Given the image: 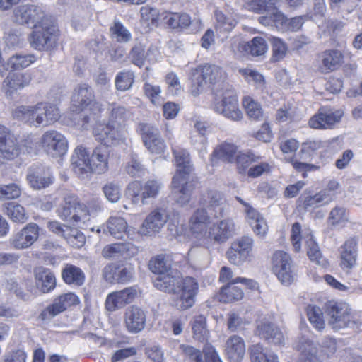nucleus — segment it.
<instances>
[{"mask_svg": "<svg viewBox=\"0 0 362 362\" xmlns=\"http://www.w3.org/2000/svg\"><path fill=\"white\" fill-rule=\"evenodd\" d=\"M213 108L216 112L233 121L238 122L243 118L238 96L234 90H225L222 94V99L220 101L216 100Z\"/></svg>", "mask_w": 362, "mask_h": 362, "instance_id": "6", "label": "nucleus"}, {"mask_svg": "<svg viewBox=\"0 0 362 362\" xmlns=\"http://www.w3.org/2000/svg\"><path fill=\"white\" fill-rule=\"evenodd\" d=\"M236 152V146L230 143H224L214 149L213 156L223 162L232 163Z\"/></svg>", "mask_w": 362, "mask_h": 362, "instance_id": "43", "label": "nucleus"}, {"mask_svg": "<svg viewBox=\"0 0 362 362\" xmlns=\"http://www.w3.org/2000/svg\"><path fill=\"white\" fill-rule=\"evenodd\" d=\"M328 325L334 330L351 327L355 322L351 315V309L344 303L329 301L326 304Z\"/></svg>", "mask_w": 362, "mask_h": 362, "instance_id": "5", "label": "nucleus"}, {"mask_svg": "<svg viewBox=\"0 0 362 362\" xmlns=\"http://www.w3.org/2000/svg\"><path fill=\"white\" fill-rule=\"evenodd\" d=\"M341 117L342 112L339 110L333 112L327 107H322L317 114L310 119L309 125L314 129L330 128L339 122Z\"/></svg>", "mask_w": 362, "mask_h": 362, "instance_id": "21", "label": "nucleus"}, {"mask_svg": "<svg viewBox=\"0 0 362 362\" xmlns=\"http://www.w3.org/2000/svg\"><path fill=\"white\" fill-rule=\"evenodd\" d=\"M240 73L249 83L255 86L256 90H260L262 93L264 91L266 82L262 74L250 69H240Z\"/></svg>", "mask_w": 362, "mask_h": 362, "instance_id": "47", "label": "nucleus"}, {"mask_svg": "<svg viewBox=\"0 0 362 362\" xmlns=\"http://www.w3.org/2000/svg\"><path fill=\"white\" fill-rule=\"evenodd\" d=\"M64 239L66 240L69 244L76 248L81 247L86 243V237L83 233L77 228L71 227Z\"/></svg>", "mask_w": 362, "mask_h": 362, "instance_id": "59", "label": "nucleus"}, {"mask_svg": "<svg viewBox=\"0 0 362 362\" xmlns=\"http://www.w3.org/2000/svg\"><path fill=\"white\" fill-rule=\"evenodd\" d=\"M58 30L49 18L43 23L35 24L28 37L30 47L38 51H48L57 45Z\"/></svg>", "mask_w": 362, "mask_h": 362, "instance_id": "3", "label": "nucleus"}, {"mask_svg": "<svg viewBox=\"0 0 362 362\" xmlns=\"http://www.w3.org/2000/svg\"><path fill=\"white\" fill-rule=\"evenodd\" d=\"M307 315L310 322L317 330L320 331L325 327L323 313L320 308L309 305L306 308Z\"/></svg>", "mask_w": 362, "mask_h": 362, "instance_id": "52", "label": "nucleus"}, {"mask_svg": "<svg viewBox=\"0 0 362 362\" xmlns=\"http://www.w3.org/2000/svg\"><path fill=\"white\" fill-rule=\"evenodd\" d=\"M279 0H244L246 8L257 13H264L274 10Z\"/></svg>", "mask_w": 362, "mask_h": 362, "instance_id": "41", "label": "nucleus"}, {"mask_svg": "<svg viewBox=\"0 0 362 362\" xmlns=\"http://www.w3.org/2000/svg\"><path fill=\"white\" fill-rule=\"evenodd\" d=\"M272 46V62H278L281 61L286 55L288 47L286 43L281 38L277 37H271L269 39Z\"/></svg>", "mask_w": 362, "mask_h": 362, "instance_id": "45", "label": "nucleus"}, {"mask_svg": "<svg viewBox=\"0 0 362 362\" xmlns=\"http://www.w3.org/2000/svg\"><path fill=\"white\" fill-rule=\"evenodd\" d=\"M179 349L184 354V356L190 361H201V358L203 355V350L201 351L199 349L187 344H180Z\"/></svg>", "mask_w": 362, "mask_h": 362, "instance_id": "63", "label": "nucleus"}, {"mask_svg": "<svg viewBox=\"0 0 362 362\" xmlns=\"http://www.w3.org/2000/svg\"><path fill=\"white\" fill-rule=\"evenodd\" d=\"M35 60L33 54H16L11 56L6 64L4 65L6 70H19L28 67Z\"/></svg>", "mask_w": 362, "mask_h": 362, "instance_id": "38", "label": "nucleus"}, {"mask_svg": "<svg viewBox=\"0 0 362 362\" xmlns=\"http://www.w3.org/2000/svg\"><path fill=\"white\" fill-rule=\"evenodd\" d=\"M216 28L220 32L230 31L236 24L234 19L226 16L221 11H215Z\"/></svg>", "mask_w": 362, "mask_h": 362, "instance_id": "55", "label": "nucleus"}, {"mask_svg": "<svg viewBox=\"0 0 362 362\" xmlns=\"http://www.w3.org/2000/svg\"><path fill=\"white\" fill-rule=\"evenodd\" d=\"M93 133L95 139L107 147L118 144L125 139L124 126L119 124L99 125L93 129Z\"/></svg>", "mask_w": 362, "mask_h": 362, "instance_id": "10", "label": "nucleus"}, {"mask_svg": "<svg viewBox=\"0 0 362 362\" xmlns=\"http://www.w3.org/2000/svg\"><path fill=\"white\" fill-rule=\"evenodd\" d=\"M235 233V224L231 219L221 221L211 229L212 238L218 243H224Z\"/></svg>", "mask_w": 362, "mask_h": 362, "instance_id": "31", "label": "nucleus"}, {"mask_svg": "<svg viewBox=\"0 0 362 362\" xmlns=\"http://www.w3.org/2000/svg\"><path fill=\"white\" fill-rule=\"evenodd\" d=\"M248 352L251 362H279L278 357L274 354H267L260 343L249 346Z\"/></svg>", "mask_w": 362, "mask_h": 362, "instance_id": "39", "label": "nucleus"}, {"mask_svg": "<svg viewBox=\"0 0 362 362\" xmlns=\"http://www.w3.org/2000/svg\"><path fill=\"white\" fill-rule=\"evenodd\" d=\"M111 35L119 42H127L132 38L130 32L119 22L115 21L110 28Z\"/></svg>", "mask_w": 362, "mask_h": 362, "instance_id": "54", "label": "nucleus"}, {"mask_svg": "<svg viewBox=\"0 0 362 362\" xmlns=\"http://www.w3.org/2000/svg\"><path fill=\"white\" fill-rule=\"evenodd\" d=\"M161 183L156 180H149L142 184L135 181L129 185V190L132 192V202L138 204L139 200L143 204L148 203V199L156 198L161 189Z\"/></svg>", "mask_w": 362, "mask_h": 362, "instance_id": "11", "label": "nucleus"}, {"mask_svg": "<svg viewBox=\"0 0 362 362\" xmlns=\"http://www.w3.org/2000/svg\"><path fill=\"white\" fill-rule=\"evenodd\" d=\"M135 75L131 70H123L117 74L115 86L117 90L126 91L129 90L134 83Z\"/></svg>", "mask_w": 362, "mask_h": 362, "instance_id": "46", "label": "nucleus"}, {"mask_svg": "<svg viewBox=\"0 0 362 362\" xmlns=\"http://www.w3.org/2000/svg\"><path fill=\"white\" fill-rule=\"evenodd\" d=\"M202 202L206 205L210 214L214 218L224 216V207L226 199L224 194L217 190H208L202 196Z\"/></svg>", "mask_w": 362, "mask_h": 362, "instance_id": "22", "label": "nucleus"}, {"mask_svg": "<svg viewBox=\"0 0 362 362\" xmlns=\"http://www.w3.org/2000/svg\"><path fill=\"white\" fill-rule=\"evenodd\" d=\"M329 194H327L325 191H320L313 196H308L305 198L303 202V207L305 210L310 208H315L321 204Z\"/></svg>", "mask_w": 362, "mask_h": 362, "instance_id": "62", "label": "nucleus"}, {"mask_svg": "<svg viewBox=\"0 0 362 362\" xmlns=\"http://www.w3.org/2000/svg\"><path fill=\"white\" fill-rule=\"evenodd\" d=\"M173 154L177 165V172L175 175L181 177L191 178V173L193 170L191 164L189 153L184 149L174 150Z\"/></svg>", "mask_w": 362, "mask_h": 362, "instance_id": "32", "label": "nucleus"}, {"mask_svg": "<svg viewBox=\"0 0 362 362\" xmlns=\"http://www.w3.org/2000/svg\"><path fill=\"white\" fill-rule=\"evenodd\" d=\"M62 277L67 284L81 286L85 281L83 272L78 267L67 264L62 271Z\"/></svg>", "mask_w": 362, "mask_h": 362, "instance_id": "35", "label": "nucleus"}, {"mask_svg": "<svg viewBox=\"0 0 362 362\" xmlns=\"http://www.w3.org/2000/svg\"><path fill=\"white\" fill-rule=\"evenodd\" d=\"M95 99L93 90L88 84L83 83L78 86L74 90L71 103L79 110L88 107Z\"/></svg>", "mask_w": 362, "mask_h": 362, "instance_id": "27", "label": "nucleus"}, {"mask_svg": "<svg viewBox=\"0 0 362 362\" xmlns=\"http://www.w3.org/2000/svg\"><path fill=\"white\" fill-rule=\"evenodd\" d=\"M233 281L230 284L223 286L221 289V300L225 303H230L240 300L243 297V291L239 287L235 286Z\"/></svg>", "mask_w": 362, "mask_h": 362, "instance_id": "50", "label": "nucleus"}, {"mask_svg": "<svg viewBox=\"0 0 362 362\" xmlns=\"http://www.w3.org/2000/svg\"><path fill=\"white\" fill-rule=\"evenodd\" d=\"M137 291L134 287H128L107 295L105 306L109 312H114L131 303L136 298Z\"/></svg>", "mask_w": 362, "mask_h": 362, "instance_id": "16", "label": "nucleus"}, {"mask_svg": "<svg viewBox=\"0 0 362 362\" xmlns=\"http://www.w3.org/2000/svg\"><path fill=\"white\" fill-rule=\"evenodd\" d=\"M40 142L44 151L52 157L62 156L68 148V142L64 136L55 130L45 132Z\"/></svg>", "mask_w": 362, "mask_h": 362, "instance_id": "9", "label": "nucleus"}, {"mask_svg": "<svg viewBox=\"0 0 362 362\" xmlns=\"http://www.w3.org/2000/svg\"><path fill=\"white\" fill-rule=\"evenodd\" d=\"M19 151L15 136L7 127L0 124V156L12 160L18 156Z\"/></svg>", "mask_w": 362, "mask_h": 362, "instance_id": "19", "label": "nucleus"}, {"mask_svg": "<svg viewBox=\"0 0 362 362\" xmlns=\"http://www.w3.org/2000/svg\"><path fill=\"white\" fill-rule=\"evenodd\" d=\"M154 286L169 294H180V310H187L193 306L199 290V284L195 279L187 276L182 278L176 269L170 270L166 274L158 276L153 280Z\"/></svg>", "mask_w": 362, "mask_h": 362, "instance_id": "1", "label": "nucleus"}, {"mask_svg": "<svg viewBox=\"0 0 362 362\" xmlns=\"http://www.w3.org/2000/svg\"><path fill=\"white\" fill-rule=\"evenodd\" d=\"M344 55L340 50L331 49L322 52L320 54V66L322 73H329L337 70L343 62Z\"/></svg>", "mask_w": 362, "mask_h": 362, "instance_id": "28", "label": "nucleus"}, {"mask_svg": "<svg viewBox=\"0 0 362 362\" xmlns=\"http://www.w3.org/2000/svg\"><path fill=\"white\" fill-rule=\"evenodd\" d=\"M253 240L249 236H243L233 243L226 255L228 261L235 265L243 264L250 256Z\"/></svg>", "mask_w": 362, "mask_h": 362, "instance_id": "14", "label": "nucleus"}, {"mask_svg": "<svg viewBox=\"0 0 362 362\" xmlns=\"http://www.w3.org/2000/svg\"><path fill=\"white\" fill-rule=\"evenodd\" d=\"M173 194L175 201L180 206L188 204L195 189L193 180L189 178L174 175L172 180Z\"/></svg>", "mask_w": 362, "mask_h": 362, "instance_id": "15", "label": "nucleus"}, {"mask_svg": "<svg viewBox=\"0 0 362 362\" xmlns=\"http://www.w3.org/2000/svg\"><path fill=\"white\" fill-rule=\"evenodd\" d=\"M129 116V111L123 106L112 107L108 123L123 125L124 122Z\"/></svg>", "mask_w": 362, "mask_h": 362, "instance_id": "60", "label": "nucleus"}, {"mask_svg": "<svg viewBox=\"0 0 362 362\" xmlns=\"http://www.w3.org/2000/svg\"><path fill=\"white\" fill-rule=\"evenodd\" d=\"M223 70L216 65L205 64L192 69L190 72L191 93L194 96L199 95L207 83L214 84L221 81Z\"/></svg>", "mask_w": 362, "mask_h": 362, "instance_id": "4", "label": "nucleus"}, {"mask_svg": "<svg viewBox=\"0 0 362 362\" xmlns=\"http://www.w3.org/2000/svg\"><path fill=\"white\" fill-rule=\"evenodd\" d=\"M193 337L199 341H204L209 334L206 328V319L204 315L194 317L191 321Z\"/></svg>", "mask_w": 362, "mask_h": 362, "instance_id": "44", "label": "nucleus"}, {"mask_svg": "<svg viewBox=\"0 0 362 362\" xmlns=\"http://www.w3.org/2000/svg\"><path fill=\"white\" fill-rule=\"evenodd\" d=\"M38 237V226L35 223H30L13 235L11 243L16 249H25L30 247L37 240Z\"/></svg>", "mask_w": 362, "mask_h": 362, "instance_id": "18", "label": "nucleus"}, {"mask_svg": "<svg viewBox=\"0 0 362 362\" xmlns=\"http://www.w3.org/2000/svg\"><path fill=\"white\" fill-rule=\"evenodd\" d=\"M320 148V143L318 141L303 143L298 156L291 159L293 167L299 172H303L304 177L306 172L317 170L319 168L317 165L310 164L308 161Z\"/></svg>", "mask_w": 362, "mask_h": 362, "instance_id": "12", "label": "nucleus"}, {"mask_svg": "<svg viewBox=\"0 0 362 362\" xmlns=\"http://www.w3.org/2000/svg\"><path fill=\"white\" fill-rule=\"evenodd\" d=\"M31 81L30 74L28 73L9 74L3 82L6 95H11L13 91L21 89L29 85Z\"/></svg>", "mask_w": 362, "mask_h": 362, "instance_id": "30", "label": "nucleus"}, {"mask_svg": "<svg viewBox=\"0 0 362 362\" xmlns=\"http://www.w3.org/2000/svg\"><path fill=\"white\" fill-rule=\"evenodd\" d=\"M103 192L107 199L112 203L118 202L121 198V187L116 183H107L103 187Z\"/></svg>", "mask_w": 362, "mask_h": 362, "instance_id": "61", "label": "nucleus"}, {"mask_svg": "<svg viewBox=\"0 0 362 362\" xmlns=\"http://www.w3.org/2000/svg\"><path fill=\"white\" fill-rule=\"evenodd\" d=\"M146 57L145 46L141 43L133 46L128 54L130 62L139 68L144 65Z\"/></svg>", "mask_w": 362, "mask_h": 362, "instance_id": "53", "label": "nucleus"}, {"mask_svg": "<svg viewBox=\"0 0 362 362\" xmlns=\"http://www.w3.org/2000/svg\"><path fill=\"white\" fill-rule=\"evenodd\" d=\"M288 254L283 251H276L272 256V269L281 283L285 286L291 285L294 281V270Z\"/></svg>", "mask_w": 362, "mask_h": 362, "instance_id": "8", "label": "nucleus"}, {"mask_svg": "<svg viewBox=\"0 0 362 362\" xmlns=\"http://www.w3.org/2000/svg\"><path fill=\"white\" fill-rule=\"evenodd\" d=\"M19 151L15 136L7 127L0 124V156L12 160L18 156Z\"/></svg>", "mask_w": 362, "mask_h": 362, "instance_id": "20", "label": "nucleus"}, {"mask_svg": "<svg viewBox=\"0 0 362 362\" xmlns=\"http://www.w3.org/2000/svg\"><path fill=\"white\" fill-rule=\"evenodd\" d=\"M146 315L141 308L132 305L125 310L124 322L127 331L132 334H137L146 326Z\"/></svg>", "mask_w": 362, "mask_h": 362, "instance_id": "17", "label": "nucleus"}, {"mask_svg": "<svg viewBox=\"0 0 362 362\" xmlns=\"http://www.w3.org/2000/svg\"><path fill=\"white\" fill-rule=\"evenodd\" d=\"M255 334L274 344H281L284 337L281 330L270 322H261L257 326Z\"/></svg>", "mask_w": 362, "mask_h": 362, "instance_id": "29", "label": "nucleus"}, {"mask_svg": "<svg viewBox=\"0 0 362 362\" xmlns=\"http://www.w3.org/2000/svg\"><path fill=\"white\" fill-rule=\"evenodd\" d=\"M67 308L68 307L65 305V302L62 300V298L59 296L54 300L51 305L41 312L39 318L42 321H49Z\"/></svg>", "mask_w": 362, "mask_h": 362, "instance_id": "40", "label": "nucleus"}, {"mask_svg": "<svg viewBox=\"0 0 362 362\" xmlns=\"http://www.w3.org/2000/svg\"><path fill=\"white\" fill-rule=\"evenodd\" d=\"M21 189L15 183L0 185V199H13L20 197Z\"/></svg>", "mask_w": 362, "mask_h": 362, "instance_id": "58", "label": "nucleus"}, {"mask_svg": "<svg viewBox=\"0 0 362 362\" xmlns=\"http://www.w3.org/2000/svg\"><path fill=\"white\" fill-rule=\"evenodd\" d=\"M152 272L158 274V276L168 273L171 269V264L165 255H158L151 259L148 264Z\"/></svg>", "mask_w": 362, "mask_h": 362, "instance_id": "49", "label": "nucleus"}, {"mask_svg": "<svg viewBox=\"0 0 362 362\" xmlns=\"http://www.w3.org/2000/svg\"><path fill=\"white\" fill-rule=\"evenodd\" d=\"M243 105L246 110L247 115L255 121L262 120L264 115L261 105L250 96L243 99Z\"/></svg>", "mask_w": 362, "mask_h": 362, "instance_id": "48", "label": "nucleus"}, {"mask_svg": "<svg viewBox=\"0 0 362 362\" xmlns=\"http://www.w3.org/2000/svg\"><path fill=\"white\" fill-rule=\"evenodd\" d=\"M109 156L110 149L103 145L95 148L90 157L86 148L78 146L71 156L73 170L81 178L87 177L90 173H105L109 169Z\"/></svg>", "mask_w": 362, "mask_h": 362, "instance_id": "2", "label": "nucleus"}, {"mask_svg": "<svg viewBox=\"0 0 362 362\" xmlns=\"http://www.w3.org/2000/svg\"><path fill=\"white\" fill-rule=\"evenodd\" d=\"M141 21L146 23L147 26H157L158 11L148 6L141 7L140 10Z\"/></svg>", "mask_w": 362, "mask_h": 362, "instance_id": "57", "label": "nucleus"}, {"mask_svg": "<svg viewBox=\"0 0 362 362\" xmlns=\"http://www.w3.org/2000/svg\"><path fill=\"white\" fill-rule=\"evenodd\" d=\"M49 16L39 6L25 4L18 6L13 10V21L18 25L39 24L47 21Z\"/></svg>", "mask_w": 362, "mask_h": 362, "instance_id": "7", "label": "nucleus"}, {"mask_svg": "<svg viewBox=\"0 0 362 362\" xmlns=\"http://www.w3.org/2000/svg\"><path fill=\"white\" fill-rule=\"evenodd\" d=\"M245 322L237 313H230L228 314L227 327L228 329L232 332H239L244 329Z\"/></svg>", "mask_w": 362, "mask_h": 362, "instance_id": "64", "label": "nucleus"}, {"mask_svg": "<svg viewBox=\"0 0 362 362\" xmlns=\"http://www.w3.org/2000/svg\"><path fill=\"white\" fill-rule=\"evenodd\" d=\"M76 206H78V198L74 194L66 196L63 203L57 209L58 216L62 220L73 223L72 216Z\"/></svg>", "mask_w": 362, "mask_h": 362, "instance_id": "37", "label": "nucleus"}, {"mask_svg": "<svg viewBox=\"0 0 362 362\" xmlns=\"http://www.w3.org/2000/svg\"><path fill=\"white\" fill-rule=\"evenodd\" d=\"M259 158V156H256L250 151L247 153L240 152L235 156V162L239 172H244L252 162L256 161Z\"/></svg>", "mask_w": 362, "mask_h": 362, "instance_id": "56", "label": "nucleus"}, {"mask_svg": "<svg viewBox=\"0 0 362 362\" xmlns=\"http://www.w3.org/2000/svg\"><path fill=\"white\" fill-rule=\"evenodd\" d=\"M108 232L115 238L122 239L126 233L127 223L124 218L118 216H111L107 221Z\"/></svg>", "mask_w": 362, "mask_h": 362, "instance_id": "42", "label": "nucleus"}, {"mask_svg": "<svg viewBox=\"0 0 362 362\" xmlns=\"http://www.w3.org/2000/svg\"><path fill=\"white\" fill-rule=\"evenodd\" d=\"M36 286L43 293H48L56 286V278L50 269L44 267L34 269Z\"/></svg>", "mask_w": 362, "mask_h": 362, "instance_id": "26", "label": "nucleus"}, {"mask_svg": "<svg viewBox=\"0 0 362 362\" xmlns=\"http://www.w3.org/2000/svg\"><path fill=\"white\" fill-rule=\"evenodd\" d=\"M169 215L165 209L158 207L152 211L145 218L139 233L141 235L153 236L159 233L168 221Z\"/></svg>", "mask_w": 362, "mask_h": 362, "instance_id": "13", "label": "nucleus"}, {"mask_svg": "<svg viewBox=\"0 0 362 362\" xmlns=\"http://www.w3.org/2000/svg\"><path fill=\"white\" fill-rule=\"evenodd\" d=\"M357 244V240L351 238L341 247L340 266L343 269L350 271L355 267L358 255Z\"/></svg>", "mask_w": 362, "mask_h": 362, "instance_id": "24", "label": "nucleus"}, {"mask_svg": "<svg viewBox=\"0 0 362 362\" xmlns=\"http://www.w3.org/2000/svg\"><path fill=\"white\" fill-rule=\"evenodd\" d=\"M40 116L37 115V124L40 126H48L57 121L60 117L59 109L56 105L50 103H41L40 111Z\"/></svg>", "mask_w": 362, "mask_h": 362, "instance_id": "33", "label": "nucleus"}, {"mask_svg": "<svg viewBox=\"0 0 362 362\" xmlns=\"http://www.w3.org/2000/svg\"><path fill=\"white\" fill-rule=\"evenodd\" d=\"M27 180L32 188L42 189L52 183L53 177L49 168L39 166L29 169Z\"/></svg>", "mask_w": 362, "mask_h": 362, "instance_id": "23", "label": "nucleus"}, {"mask_svg": "<svg viewBox=\"0 0 362 362\" xmlns=\"http://www.w3.org/2000/svg\"><path fill=\"white\" fill-rule=\"evenodd\" d=\"M225 351L231 362H241L245 354V344L238 335L230 336L226 342Z\"/></svg>", "mask_w": 362, "mask_h": 362, "instance_id": "25", "label": "nucleus"}, {"mask_svg": "<svg viewBox=\"0 0 362 362\" xmlns=\"http://www.w3.org/2000/svg\"><path fill=\"white\" fill-rule=\"evenodd\" d=\"M300 350L303 358L312 359L315 361H323L325 357L318 351L317 346L310 340H305L301 343Z\"/></svg>", "mask_w": 362, "mask_h": 362, "instance_id": "51", "label": "nucleus"}, {"mask_svg": "<svg viewBox=\"0 0 362 362\" xmlns=\"http://www.w3.org/2000/svg\"><path fill=\"white\" fill-rule=\"evenodd\" d=\"M238 48L252 56L258 57L267 52L268 46L264 38L255 37L250 42L240 43Z\"/></svg>", "mask_w": 362, "mask_h": 362, "instance_id": "36", "label": "nucleus"}, {"mask_svg": "<svg viewBox=\"0 0 362 362\" xmlns=\"http://www.w3.org/2000/svg\"><path fill=\"white\" fill-rule=\"evenodd\" d=\"M3 212L15 223H23L28 216L25 208L17 202H11L2 205Z\"/></svg>", "mask_w": 362, "mask_h": 362, "instance_id": "34", "label": "nucleus"}]
</instances>
